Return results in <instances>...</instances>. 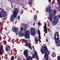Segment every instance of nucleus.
Instances as JSON below:
<instances>
[{"label":"nucleus","instance_id":"cd10ccee","mask_svg":"<svg viewBox=\"0 0 60 60\" xmlns=\"http://www.w3.org/2000/svg\"><path fill=\"white\" fill-rule=\"evenodd\" d=\"M57 59H58V60H60V56H58L57 57Z\"/></svg>","mask_w":60,"mask_h":60},{"label":"nucleus","instance_id":"aec40b11","mask_svg":"<svg viewBox=\"0 0 60 60\" xmlns=\"http://www.w3.org/2000/svg\"><path fill=\"white\" fill-rule=\"evenodd\" d=\"M37 15H35V16H34V19L35 21H36L37 20Z\"/></svg>","mask_w":60,"mask_h":60},{"label":"nucleus","instance_id":"1a4fd4ad","mask_svg":"<svg viewBox=\"0 0 60 60\" xmlns=\"http://www.w3.org/2000/svg\"><path fill=\"white\" fill-rule=\"evenodd\" d=\"M6 47V48L5 49L7 52H9V51H10V49H11V47L10 46L8 45H7Z\"/></svg>","mask_w":60,"mask_h":60},{"label":"nucleus","instance_id":"f257e3e1","mask_svg":"<svg viewBox=\"0 0 60 60\" xmlns=\"http://www.w3.org/2000/svg\"><path fill=\"white\" fill-rule=\"evenodd\" d=\"M43 48V46H42L41 48V52L42 54H44L45 53L44 55L45 59L46 60H49L48 55L49 54V52L48 50V48L46 46H44Z\"/></svg>","mask_w":60,"mask_h":60},{"label":"nucleus","instance_id":"72a5a7b5","mask_svg":"<svg viewBox=\"0 0 60 60\" xmlns=\"http://www.w3.org/2000/svg\"><path fill=\"white\" fill-rule=\"evenodd\" d=\"M58 17H59V18H60V14H59L57 16Z\"/></svg>","mask_w":60,"mask_h":60},{"label":"nucleus","instance_id":"6ab92c4d","mask_svg":"<svg viewBox=\"0 0 60 60\" xmlns=\"http://www.w3.org/2000/svg\"><path fill=\"white\" fill-rule=\"evenodd\" d=\"M57 4H58L59 6L58 8V9L60 11V1L58 2Z\"/></svg>","mask_w":60,"mask_h":60},{"label":"nucleus","instance_id":"a19ab883","mask_svg":"<svg viewBox=\"0 0 60 60\" xmlns=\"http://www.w3.org/2000/svg\"><path fill=\"white\" fill-rule=\"evenodd\" d=\"M30 7H32V4H30Z\"/></svg>","mask_w":60,"mask_h":60},{"label":"nucleus","instance_id":"39448f33","mask_svg":"<svg viewBox=\"0 0 60 60\" xmlns=\"http://www.w3.org/2000/svg\"><path fill=\"white\" fill-rule=\"evenodd\" d=\"M58 22V20L57 19V16H55L54 17V19L52 22V24L53 26H55Z\"/></svg>","mask_w":60,"mask_h":60},{"label":"nucleus","instance_id":"c9c22d12","mask_svg":"<svg viewBox=\"0 0 60 60\" xmlns=\"http://www.w3.org/2000/svg\"><path fill=\"white\" fill-rule=\"evenodd\" d=\"M49 2V3H51V0H48Z\"/></svg>","mask_w":60,"mask_h":60},{"label":"nucleus","instance_id":"e433bc0d","mask_svg":"<svg viewBox=\"0 0 60 60\" xmlns=\"http://www.w3.org/2000/svg\"><path fill=\"white\" fill-rule=\"evenodd\" d=\"M38 26H40V22H38Z\"/></svg>","mask_w":60,"mask_h":60},{"label":"nucleus","instance_id":"37998d69","mask_svg":"<svg viewBox=\"0 0 60 60\" xmlns=\"http://www.w3.org/2000/svg\"><path fill=\"white\" fill-rule=\"evenodd\" d=\"M22 8H24V6L23 5L22 6Z\"/></svg>","mask_w":60,"mask_h":60},{"label":"nucleus","instance_id":"0eeeda50","mask_svg":"<svg viewBox=\"0 0 60 60\" xmlns=\"http://www.w3.org/2000/svg\"><path fill=\"white\" fill-rule=\"evenodd\" d=\"M12 31L13 32H15V33H16L18 31V28L14 26L12 27Z\"/></svg>","mask_w":60,"mask_h":60},{"label":"nucleus","instance_id":"ddd939ff","mask_svg":"<svg viewBox=\"0 0 60 60\" xmlns=\"http://www.w3.org/2000/svg\"><path fill=\"white\" fill-rule=\"evenodd\" d=\"M51 10V7H48L47 8H46V11L47 12H49Z\"/></svg>","mask_w":60,"mask_h":60},{"label":"nucleus","instance_id":"2eb2a0df","mask_svg":"<svg viewBox=\"0 0 60 60\" xmlns=\"http://www.w3.org/2000/svg\"><path fill=\"white\" fill-rule=\"evenodd\" d=\"M23 33L21 31H19V36H23L24 35Z\"/></svg>","mask_w":60,"mask_h":60},{"label":"nucleus","instance_id":"c756f323","mask_svg":"<svg viewBox=\"0 0 60 60\" xmlns=\"http://www.w3.org/2000/svg\"><path fill=\"white\" fill-rule=\"evenodd\" d=\"M23 26H25V27H24V28H26V27H27V26H26V25H25V24H23Z\"/></svg>","mask_w":60,"mask_h":60},{"label":"nucleus","instance_id":"412c9836","mask_svg":"<svg viewBox=\"0 0 60 60\" xmlns=\"http://www.w3.org/2000/svg\"><path fill=\"white\" fill-rule=\"evenodd\" d=\"M35 41L36 42L35 43H37V44H38V38H35Z\"/></svg>","mask_w":60,"mask_h":60},{"label":"nucleus","instance_id":"a18cd8bd","mask_svg":"<svg viewBox=\"0 0 60 60\" xmlns=\"http://www.w3.org/2000/svg\"><path fill=\"white\" fill-rule=\"evenodd\" d=\"M16 40L17 41H18L19 40V39H16Z\"/></svg>","mask_w":60,"mask_h":60},{"label":"nucleus","instance_id":"49530a36","mask_svg":"<svg viewBox=\"0 0 60 60\" xmlns=\"http://www.w3.org/2000/svg\"><path fill=\"white\" fill-rule=\"evenodd\" d=\"M8 1H9V0H7Z\"/></svg>","mask_w":60,"mask_h":60},{"label":"nucleus","instance_id":"79ce46f5","mask_svg":"<svg viewBox=\"0 0 60 60\" xmlns=\"http://www.w3.org/2000/svg\"><path fill=\"white\" fill-rule=\"evenodd\" d=\"M4 22H5V21H4L2 22V23H4Z\"/></svg>","mask_w":60,"mask_h":60},{"label":"nucleus","instance_id":"4be33fe9","mask_svg":"<svg viewBox=\"0 0 60 60\" xmlns=\"http://www.w3.org/2000/svg\"><path fill=\"white\" fill-rule=\"evenodd\" d=\"M44 31L45 34H47L48 31H47V29H44Z\"/></svg>","mask_w":60,"mask_h":60},{"label":"nucleus","instance_id":"20e7f679","mask_svg":"<svg viewBox=\"0 0 60 60\" xmlns=\"http://www.w3.org/2000/svg\"><path fill=\"white\" fill-rule=\"evenodd\" d=\"M3 18L5 17L7 15V14L6 11H4V9H1V11L0 12V18H1L3 17Z\"/></svg>","mask_w":60,"mask_h":60},{"label":"nucleus","instance_id":"f704fd0d","mask_svg":"<svg viewBox=\"0 0 60 60\" xmlns=\"http://www.w3.org/2000/svg\"><path fill=\"white\" fill-rule=\"evenodd\" d=\"M23 12H24L23 11H21V14H23Z\"/></svg>","mask_w":60,"mask_h":60},{"label":"nucleus","instance_id":"dca6fc26","mask_svg":"<svg viewBox=\"0 0 60 60\" xmlns=\"http://www.w3.org/2000/svg\"><path fill=\"white\" fill-rule=\"evenodd\" d=\"M38 33L39 34V35H38V38L40 40L41 39V33L40 32V30H37Z\"/></svg>","mask_w":60,"mask_h":60},{"label":"nucleus","instance_id":"7ed1b4c3","mask_svg":"<svg viewBox=\"0 0 60 60\" xmlns=\"http://www.w3.org/2000/svg\"><path fill=\"white\" fill-rule=\"evenodd\" d=\"M19 11V10L18 8H14V11L13 14H12L11 16V18H10V20L12 21L14 19L17 18V16L18 14V12Z\"/></svg>","mask_w":60,"mask_h":60},{"label":"nucleus","instance_id":"f03ea898","mask_svg":"<svg viewBox=\"0 0 60 60\" xmlns=\"http://www.w3.org/2000/svg\"><path fill=\"white\" fill-rule=\"evenodd\" d=\"M59 33L57 32H56L54 34V37L53 38L55 40L56 45L58 47L60 46V41H59Z\"/></svg>","mask_w":60,"mask_h":60},{"label":"nucleus","instance_id":"ea45409f","mask_svg":"<svg viewBox=\"0 0 60 60\" xmlns=\"http://www.w3.org/2000/svg\"><path fill=\"white\" fill-rule=\"evenodd\" d=\"M12 43H13L14 44V41H12Z\"/></svg>","mask_w":60,"mask_h":60},{"label":"nucleus","instance_id":"f8f14e48","mask_svg":"<svg viewBox=\"0 0 60 60\" xmlns=\"http://www.w3.org/2000/svg\"><path fill=\"white\" fill-rule=\"evenodd\" d=\"M52 17H53V15L51 14H49V18L50 21L51 22L52 21Z\"/></svg>","mask_w":60,"mask_h":60},{"label":"nucleus","instance_id":"8fccbe9b","mask_svg":"<svg viewBox=\"0 0 60 60\" xmlns=\"http://www.w3.org/2000/svg\"><path fill=\"white\" fill-rule=\"evenodd\" d=\"M0 60H2L0 59Z\"/></svg>","mask_w":60,"mask_h":60},{"label":"nucleus","instance_id":"393cba45","mask_svg":"<svg viewBox=\"0 0 60 60\" xmlns=\"http://www.w3.org/2000/svg\"><path fill=\"white\" fill-rule=\"evenodd\" d=\"M4 44V45H5L6 44V43H7V42H6V41H3Z\"/></svg>","mask_w":60,"mask_h":60},{"label":"nucleus","instance_id":"c03bdc74","mask_svg":"<svg viewBox=\"0 0 60 60\" xmlns=\"http://www.w3.org/2000/svg\"><path fill=\"white\" fill-rule=\"evenodd\" d=\"M35 23H34L33 24V26H34V25H35Z\"/></svg>","mask_w":60,"mask_h":60},{"label":"nucleus","instance_id":"473e14b6","mask_svg":"<svg viewBox=\"0 0 60 60\" xmlns=\"http://www.w3.org/2000/svg\"><path fill=\"white\" fill-rule=\"evenodd\" d=\"M18 60H21V59H20V58H19V57H18Z\"/></svg>","mask_w":60,"mask_h":60},{"label":"nucleus","instance_id":"58836bf2","mask_svg":"<svg viewBox=\"0 0 60 60\" xmlns=\"http://www.w3.org/2000/svg\"><path fill=\"white\" fill-rule=\"evenodd\" d=\"M33 4V3H32V2H30V4Z\"/></svg>","mask_w":60,"mask_h":60},{"label":"nucleus","instance_id":"7c9ffc66","mask_svg":"<svg viewBox=\"0 0 60 60\" xmlns=\"http://www.w3.org/2000/svg\"><path fill=\"white\" fill-rule=\"evenodd\" d=\"M52 56L53 57H55V56H56V54L54 53L52 54Z\"/></svg>","mask_w":60,"mask_h":60},{"label":"nucleus","instance_id":"c85d7f7f","mask_svg":"<svg viewBox=\"0 0 60 60\" xmlns=\"http://www.w3.org/2000/svg\"><path fill=\"white\" fill-rule=\"evenodd\" d=\"M17 18L18 20L20 19V16L19 15H18L17 16Z\"/></svg>","mask_w":60,"mask_h":60},{"label":"nucleus","instance_id":"f3484780","mask_svg":"<svg viewBox=\"0 0 60 60\" xmlns=\"http://www.w3.org/2000/svg\"><path fill=\"white\" fill-rule=\"evenodd\" d=\"M25 46H27L28 47L29 46V47L30 48V49H32V47H31V45L29 43H28L27 44H26V45H25Z\"/></svg>","mask_w":60,"mask_h":60},{"label":"nucleus","instance_id":"4c0bfd02","mask_svg":"<svg viewBox=\"0 0 60 60\" xmlns=\"http://www.w3.org/2000/svg\"><path fill=\"white\" fill-rule=\"evenodd\" d=\"M48 32H49V31H50V30L49 29V28H48Z\"/></svg>","mask_w":60,"mask_h":60},{"label":"nucleus","instance_id":"4468645a","mask_svg":"<svg viewBox=\"0 0 60 60\" xmlns=\"http://www.w3.org/2000/svg\"><path fill=\"white\" fill-rule=\"evenodd\" d=\"M35 55L36 56V58L37 59H38L39 58L38 57V56L37 54V53L36 52H35V53L33 54V57H34V56H35Z\"/></svg>","mask_w":60,"mask_h":60},{"label":"nucleus","instance_id":"5701e85b","mask_svg":"<svg viewBox=\"0 0 60 60\" xmlns=\"http://www.w3.org/2000/svg\"><path fill=\"white\" fill-rule=\"evenodd\" d=\"M44 29H47V25H46V24H45V26H44Z\"/></svg>","mask_w":60,"mask_h":60},{"label":"nucleus","instance_id":"09e8293b","mask_svg":"<svg viewBox=\"0 0 60 60\" xmlns=\"http://www.w3.org/2000/svg\"><path fill=\"white\" fill-rule=\"evenodd\" d=\"M33 49H34V48H33Z\"/></svg>","mask_w":60,"mask_h":60},{"label":"nucleus","instance_id":"6e6552de","mask_svg":"<svg viewBox=\"0 0 60 60\" xmlns=\"http://www.w3.org/2000/svg\"><path fill=\"white\" fill-rule=\"evenodd\" d=\"M30 32L31 34L32 35H33V36L34 35H35V34H36L35 31L33 29V28H31Z\"/></svg>","mask_w":60,"mask_h":60},{"label":"nucleus","instance_id":"423d86ee","mask_svg":"<svg viewBox=\"0 0 60 60\" xmlns=\"http://www.w3.org/2000/svg\"><path fill=\"white\" fill-rule=\"evenodd\" d=\"M26 28H24V31L25 32V37L26 38L28 39L30 38V34H29L30 32H29V30H27V31H26Z\"/></svg>","mask_w":60,"mask_h":60},{"label":"nucleus","instance_id":"b1692460","mask_svg":"<svg viewBox=\"0 0 60 60\" xmlns=\"http://www.w3.org/2000/svg\"><path fill=\"white\" fill-rule=\"evenodd\" d=\"M14 56H12L11 58V60H14Z\"/></svg>","mask_w":60,"mask_h":60},{"label":"nucleus","instance_id":"a878e982","mask_svg":"<svg viewBox=\"0 0 60 60\" xmlns=\"http://www.w3.org/2000/svg\"><path fill=\"white\" fill-rule=\"evenodd\" d=\"M32 59V58L30 57H28L27 59V60H31Z\"/></svg>","mask_w":60,"mask_h":60},{"label":"nucleus","instance_id":"de8ad7c7","mask_svg":"<svg viewBox=\"0 0 60 60\" xmlns=\"http://www.w3.org/2000/svg\"><path fill=\"white\" fill-rule=\"evenodd\" d=\"M39 22H40V21H39Z\"/></svg>","mask_w":60,"mask_h":60},{"label":"nucleus","instance_id":"2f4dec72","mask_svg":"<svg viewBox=\"0 0 60 60\" xmlns=\"http://www.w3.org/2000/svg\"><path fill=\"white\" fill-rule=\"evenodd\" d=\"M20 30L21 31H23V30H24V29H23V27H21L20 28Z\"/></svg>","mask_w":60,"mask_h":60},{"label":"nucleus","instance_id":"9d476101","mask_svg":"<svg viewBox=\"0 0 60 60\" xmlns=\"http://www.w3.org/2000/svg\"><path fill=\"white\" fill-rule=\"evenodd\" d=\"M28 50H24V52L23 54L26 57H27L28 56Z\"/></svg>","mask_w":60,"mask_h":60},{"label":"nucleus","instance_id":"a211bd4d","mask_svg":"<svg viewBox=\"0 0 60 60\" xmlns=\"http://www.w3.org/2000/svg\"><path fill=\"white\" fill-rule=\"evenodd\" d=\"M22 40L23 41H24V43H26V44L25 45H26V44H27L28 43H28V41H27L25 39H22Z\"/></svg>","mask_w":60,"mask_h":60},{"label":"nucleus","instance_id":"bb28decb","mask_svg":"<svg viewBox=\"0 0 60 60\" xmlns=\"http://www.w3.org/2000/svg\"><path fill=\"white\" fill-rule=\"evenodd\" d=\"M53 14H55L56 13V10H54L53 11Z\"/></svg>","mask_w":60,"mask_h":60},{"label":"nucleus","instance_id":"9b49d317","mask_svg":"<svg viewBox=\"0 0 60 60\" xmlns=\"http://www.w3.org/2000/svg\"><path fill=\"white\" fill-rule=\"evenodd\" d=\"M4 49V47L3 46H0V54L1 56H2V54H4L3 52H1V50H3Z\"/></svg>","mask_w":60,"mask_h":60}]
</instances>
